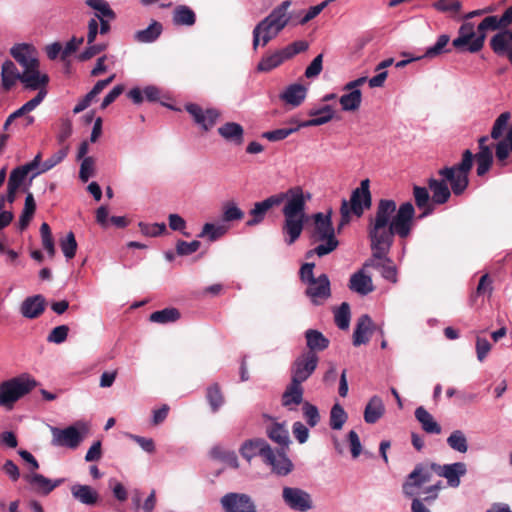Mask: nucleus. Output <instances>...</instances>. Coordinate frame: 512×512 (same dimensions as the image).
<instances>
[{
    "label": "nucleus",
    "mask_w": 512,
    "mask_h": 512,
    "mask_svg": "<svg viewBox=\"0 0 512 512\" xmlns=\"http://www.w3.org/2000/svg\"><path fill=\"white\" fill-rule=\"evenodd\" d=\"M201 246L198 240L186 242L184 240H178L176 243V252L178 255L186 256L195 253Z\"/></svg>",
    "instance_id": "nucleus-61"
},
{
    "label": "nucleus",
    "mask_w": 512,
    "mask_h": 512,
    "mask_svg": "<svg viewBox=\"0 0 512 512\" xmlns=\"http://www.w3.org/2000/svg\"><path fill=\"white\" fill-rule=\"evenodd\" d=\"M106 48V44H89V46L78 55V60L81 62L90 60L94 56L106 50Z\"/></svg>",
    "instance_id": "nucleus-63"
},
{
    "label": "nucleus",
    "mask_w": 512,
    "mask_h": 512,
    "mask_svg": "<svg viewBox=\"0 0 512 512\" xmlns=\"http://www.w3.org/2000/svg\"><path fill=\"white\" fill-rule=\"evenodd\" d=\"M286 60L287 58L283 54V50L279 49L275 52L268 53L263 56L257 65V70L260 72H269L280 66Z\"/></svg>",
    "instance_id": "nucleus-39"
},
{
    "label": "nucleus",
    "mask_w": 512,
    "mask_h": 512,
    "mask_svg": "<svg viewBox=\"0 0 512 512\" xmlns=\"http://www.w3.org/2000/svg\"><path fill=\"white\" fill-rule=\"evenodd\" d=\"M282 497L285 504L295 511L306 512L313 506L310 494L300 488L284 487Z\"/></svg>",
    "instance_id": "nucleus-13"
},
{
    "label": "nucleus",
    "mask_w": 512,
    "mask_h": 512,
    "mask_svg": "<svg viewBox=\"0 0 512 512\" xmlns=\"http://www.w3.org/2000/svg\"><path fill=\"white\" fill-rule=\"evenodd\" d=\"M331 217L332 210H329L327 214L319 212L313 216L314 228L311 237L314 242H320V244L306 253L307 258L314 254L323 257L330 254L338 247L339 241L335 237V229Z\"/></svg>",
    "instance_id": "nucleus-5"
},
{
    "label": "nucleus",
    "mask_w": 512,
    "mask_h": 512,
    "mask_svg": "<svg viewBox=\"0 0 512 512\" xmlns=\"http://www.w3.org/2000/svg\"><path fill=\"white\" fill-rule=\"evenodd\" d=\"M415 208L411 202L402 203L397 209L396 202L391 199H380L375 215L369 218L367 226L371 250L375 256L384 255L394 243V236L407 238L414 225Z\"/></svg>",
    "instance_id": "nucleus-1"
},
{
    "label": "nucleus",
    "mask_w": 512,
    "mask_h": 512,
    "mask_svg": "<svg viewBox=\"0 0 512 512\" xmlns=\"http://www.w3.org/2000/svg\"><path fill=\"white\" fill-rule=\"evenodd\" d=\"M428 187L432 191V201L435 204H444L449 200L452 191L449 189L444 178L442 180L430 178L428 180Z\"/></svg>",
    "instance_id": "nucleus-32"
},
{
    "label": "nucleus",
    "mask_w": 512,
    "mask_h": 512,
    "mask_svg": "<svg viewBox=\"0 0 512 512\" xmlns=\"http://www.w3.org/2000/svg\"><path fill=\"white\" fill-rule=\"evenodd\" d=\"M375 330H379L381 335L383 334L382 329L374 324L369 315H361L353 332V345L357 347L367 344Z\"/></svg>",
    "instance_id": "nucleus-17"
},
{
    "label": "nucleus",
    "mask_w": 512,
    "mask_h": 512,
    "mask_svg": "<svg viewBox=\"0 0 512 512\" xmlns=\"http://www.w3.org/2000/svg\"><path fill=\"white\" fill-rule=\"evenodd\" d=\"M67 153H68V147H64V148L58 150L56 153H54L51 157H49L42 163V165L40 166V169L32 175L31 179H33L34 177H36L37 175H39L41 173H45V172L51 170L56 165L61 163L64 160V158L67 156Z\"/></svg>",
    "instance_id": "nucleus-48"
},
{
    "label": "nucleus",
    "mask_w": 512,
    "mask_h": 512,
    "mask_svg": "<svg viewBox=\"0 0 512 512\" xmlns=\"http://www.w3.org/2000/svg\"><path fill=\"white\" fill-rule=\"evenodd\" d=\"M510 118V112H503L497 117L490 133L492 139L499 140L503 136L504 132L507 130Z\"/></svg>",
    "instance_id": "nucleus-54"
},
{
    "label": "nucleus",
    "mask_w": 512,
    "mask_h": 512,
    "mask_svg": "<svg viewBox=\"0 0 512 512\" xmlns=\"http://www.w3.org/2000/svg\"><path fill=\"white\" fill-rule=\"evenodd\" d=\"M413 195L415 199L416 206L419 209H424L423 213L420 215V218L425 217L432 213L433 207L429 204L430 195L428 190L425 187L414 186L413 187Z\"/></svg>",
    "instance_id": "nucleus-42"
},
{
    "label": "nucleus",
    "mask_w": 512,
    "mask_h": 512,
    "mask_svg": "<svg viewBox=\"0 0 512 512\" xmlns=\"http://www.w3.org/2000/svg\"><path fill=\"white\" fill-rule=\"evenodd\" d=\"M206 399L210 405L212 412L214 413L217 412L220 409V407L224 404V395L218 383H214L207 388Z\"/></svg>",
    "instance_id": "nucleus-44"
},
{
    "label": "nucleus",
    "mask_w": 512,
    "mask_h": 512,
    "mask_svg": "<svg viewBox=\"0 0 512 512\" xmlns=\"http://www.w3.org/2000/svg\"><path fill=\"white\" fill-rule=\"evenodd\" d=\"M476 36L472 22H464L458 29V36L452 41V46L460 52H468V48Z\"/></svg>",
    "instance_id": "nucleus-25"
},
{
    "label": "nucleus",
    "mask_w": 512,
    "mask_h": 512,
    "mask_svg": "<svg viewBox=\"0 0 512 512\" xmlns=\"http://www.w3.org/2000/svg\"><path fill=\"white\" fill-rule=\"evenodd\" d=\"M466 472V464L463 462L445 465L434 462L418 463L413 471L406 477L402 485V491L406 497L415 496L417 489H420L425 483L430 482L433 474L446 478L449 486L456 488L460 485V478L464 476Z\"/></svg>",
    "instance_id": "nucleus-2"
},
{
    "label": "nucleus",
    "mask_w": 512,
    "mask_h": 512,
    "mask_svg": "<svg viewBox=\"0 0 512 512\" xmlns=\"http://www.w3.org/2000/svg\"><path fill=\"white\" fill-rule=\"evenodd\" d=\"M385 407L379 396H373L364 410V420L368 424L376 423L384 414Z\"/></svg>",
    "instance_id": "nucleus-35"
},
{
    "label": "nucleus",
    "mask_w": 512,
    "mask_h": 512,
    "mask_svg": "<svg viewBox=\"0 0 512 512\" xmlns=\"http://www.w3.org/2000/svg\"><path fill=\"white\" fill-rule=\"evenodd\" d=\"M71 494L74 499L88 506L95 505L99 500V494L89 485L74 484L71 487Z\"/></svg>",
    "instance_id": "nucleus-31"
},
{
    "label": "nucleus",
    "mask_w": 512,
    "mask_h": 512,
    "mask_svg": "<svg viewBox=\"0 0 512 512\" xmlns=\"http://www.w3.org/2000/svg\"><path fill=\"white\" fill-rule=\"evenodd\" d=\"M138 226L143 235L150 237L159 236L166 231V225L164 223L148 224L139 222Z\"/></svg>",
    "instance_id": "nucleus-59"
},
{
    "label": "nucleus",
    "mask_w": 512,
    "mask_h": 512,
    "mask_svg": "<svg viewBox=\"0 0 512 512\" xmlns=\"http://www.w3.org/2000/svg\"><path fill=\"white\" fill-rule=\"evenodd\" d=\"M350 306L347 302L341 303V305L334 312V320L337 327L341 330H346L349 328L350 324Z\"/></svg>",
    "instance_id": "nucleus-53"
},
{
    "label": "nucleus",
    "mask_w": 512,
    "mask_h": 512,
    "mask_svg": "<svg viewBox=\"0 0 512 512\" xmlns=\"http://www.w3.org/2000/svg\"><path fill=\"white\" fill-rule=\"evenodd\" d=\"M279 97L285 104L298 107L303 103L306 97V88L302 84H291Z\"/></svg>",
    "instance_id": "nucleus-30"
},
{
    "label": "nucleus",
    "mask_w": 512,
    "mask_h": 512,
    "mask_svg": "<svg viewBox=\"0 0 512 512\" xmlns=\"http://www.w3.org/2000/svg\"><path fill=\"white\" fill-rule=\"evenodd\" d=\"M28 173L22 166L14 168L9 176L8 185L19 188L25 180Z\"/></svg>",
    "instance_id": "nucleus-64"
},
{
    "label": "nucleus",
    "mask_w": 512,
    "mask_h": 512,
    "mask_svg": "<svg viewBox=\"0 0 512 512\" xmlns=\"http://www.w3.org/2000/svg\"><path fill=\"white\" fill-rule=\"evenodd\" d=\"M303 416L310 427H315L320 422V414L318 408L305 401L302 406Z\"/></svg>",
    "instance_id": "nucleus-58"
},
{
    "label": "nucleus",
    "mask_w": 512,
    "mask_h": 512,
    "mask_svg": "<svg viewBox=\"0 0 512 512\" xmlns=\"http://www.w3.org/2000/svg\"><path fill=\"white\" fill-rule=\"evenodd\" d=\"M309 47V44L305 40L294 41L293 43L287 45L282 48L283 54L287 58V60L291 59L295 55L305 52Z\"/></svg>",
    "instance_id": "nucleus-60"
},
{
    "label": "nucleus",
    "mask_w": 512,
    "mask_h": 512,
    "mask_svg": "<svg viewBox=\"0 0 512 512\" xmlns=\"http://www.w3.org/2000/svg\"><path fill=\"white\" fill-rule=\"evenodd\" d=\"M443 488L442 481H438L435 484H432L426 487L423 492L426 494L425 497L419 498L417 497L418 493L415 496H412L411 503V511L412 512H430V510L425 506L424 502L430 504L438 498L439 491Z\"/></svg>",
    "instance_id": "nucleus-23"
},
{
    "label": "nucleus",
    "mask_w": 512,
    "mask_h": 512,
    "mask_svg": "<svg viewBox=\"0 0 512 512\" xmlns=\"http://www.w3.org/2000/svg\"><path fill=\"white\" fill-rule=\"evenodd\" d=\"M512 11L503 12L501 16L488 15L477 26L476 36L468 48L469 53L481 51L485 44L487 31H503L511 26Z\"/></svg>",
    "instance_id": "nucleus-9"
},
{
    "label": "nucleus",
    "mask_w": 512,
    "mask_h": 512,
    "mask_svg": "<svg viewBox=\"0 0 512 512\" xmlns=\"http://www.w3.org/2000/svg\"><path fill=\"white\" fill-rule=\"evenodd\" d=\"M274 196H282V203L286 201L282 209L284 216L282 232L286 236L285 242L292 245L298 240L303 231L306 218V201L310 199V194L305 196L303 189L300 186H295L286 192L274 194Z\"/></svg>",
    "instance_id": "nucleus-3"
},
{
    "label": "nucleus",
    "mask_w": 512,
    "mask_h": 512,
    "mask_svg": "<svg viewBox=\"0 0 512 512\" xmlns=\"http://www.w3.org/2000/svg\"><path fill=\"white\" fill-rule=\"evenodd\" d=\"M25 480L31 485L33 490L42 495H48L56 487L60 486L64 479L50 480L42 474L33 473L25 475Z\"/></svg>",
    "instance_id": "nucleus-22"
},
{
    "label": "nucleus",
    "mask_w": 512,
    "mask_h": 512,
    "mask_svg": "<svg viewBox=\"0 0 512 512\" xmlns=\"http://www.w3.org/2000/svg\"><path fill=\"white\" fill-rule=\"evenodd\" d=\"M21 74L18 72V69L14 62L11 60H6L2 64L1 70V82L2 87L5 91H9L16 83V81H21Z\"/></svg>",
    "instance_id": "nucleus-34"
},
{
    "label": "nucleus",
    "mask_w": 512,
    "mask_h": 512,
    "mask_svg": "<svg viewBox=\"0 0 512 512\" xmlns=\"http://www.w3.org/2000/svg\"><path fill=\"white\" fill-rule=\"evenodd\" d=\"M37 385L36 379L27 373L3 381L0 384V406L11 409L19 399L29 394Z\"/></svg>",
    "instance_id": "nucleus-8"
},
{
    "label": "nucleus",
    "mask_w": 512,
    "mask_h": 512,
    "mask_svg": "<svg viewBox=\"0 0 512 512\" xmlns=\"http://www.w3.org/2000/svg\"><path fill=\"white\" fill-rule=\"evenodd\" d=\"M228 231L225 225H215L212 223L204 224L202 231L198 235L200 238L208 237L209 241L213 242L223 237Z\"/></svg>",
    "instance_id": "nucleus-49"
},
{
    "label": "nucleus",
    "mask_w": 512,
    "mask_h": 512,
    "mask_svg": "<svg viewBox=\"0 0 512 512\" xmlns=\"http://www.w3.org/2000/svg\"><path fill=\"white\" fill-rule=\"evenodd\" d=\"M314 305H320L331 296L330 280L326 274H321L314 282L308 284L305 291Z\"/></svg>",
    "instance_id": "nucleus-16"
},
{
    "label": "nucleus",
    "mask_w": 512,
    "mask_h": 512,
    "mask_svg": "<svg viewBox=\"0 0 512 512\" xmlns=\"http://www.w3.org/2000/svg\"><path fill=\"white\" fill-rule=\"evenodd\" d=\"M364 267L351 275L349 280V289L360 294L367 295L374 290L373 282L370 276L364 273Z\"/></svg>",
    "instance_id": "nucleus-28"
},
{
    "label": "nucleus",
    "mask_w": 512,
    "mask_h": 512,
    "mask_svg": "<svg viewBox=\"0 0 512 512\" xmlns=\"http://www.w3.org/2000/svg\"><path fill=\"white\" fill-rule=\"evenodd\" d=\"M391 248H388L384 255L380 257L375 256L376 251H372V255L367 259L363 267L364 268H375L381 271V275L388 281L393 283L397 282V269L391 258L388 257Z\"/></svg>",
    "instance_id": "nucleus-14"
},
{
    "label": "nucleus",
    "mask_w": 512,
    "mask_h": 512,
    "mask_svg": "<svg viewBox=\"0 0 512 512\" xmlns=\"http://www.w3.org/2000/svg\"><path fill=\"white\" fill-rule=\"evenodd\" d=\"M372 205V195L370 192V181L364 179L360 186L351 193L350 200L343 199L340 207V221L337 226L340 232L346 225L351 222L352 216L360 218L366 209H370Z\"/></svg>",
    "instance_id": "nucleus-6"
},
{
    "label": "nucleus",
    "mask_w": 512,
    "mask_h": 512,
    "mask_svg": "<svg viewBox=\"0 0 512 512\" xmlns=\"http://www.w3.org/2000/svg\"><path fill=\"white\" fill-rule=\"evenodd\" d=\"M449 41H450V37L448 35H446V34L440 35L438 37L436 43L426 50L424 57L434 58V57L441 55L444 52H449L450 50L446 49V46L448 45Z\"/></svg>",
    "instance_id": "nucleus-56"
},
{
    "label": "nucleus",
    "mask_w": 512,
    "mask_h": 512,
    "mask_svg": "<svg viewBox=\"0 0 512 512\" xmlns=\"http://www.w3.org/2000/svg\"><path fill=\"white\" fill-rule=\"evenodd\" d=\"M172 20L177 26H193L196 22V15L190 7L178 5L173 11Z\"/></svg>",
    "instance_id": "nucleus-40"
},
{
    "label": "nucleus",
    "mask_w": 512,
    "mask_h": 512,
    "mask_svg": "<svg viewBox=\"0 0 512 512\" xmlns=\"http://www.w3.org/2000/svg\"><path fill=\"white\" fill-rule=\"evenodd\" d=\"M45 308L46 300L42 295L38 294L27 297L20 306V312L25 318L35 319L43 314Z\"/></svg>",
    "instance_id": "nucleus-24"
},
{
    "label": "nucleus",
    "mask_w": 512,
    "mask_h": 512,
    "mask_svg": "<svg viewBox=\"0 0 512 512\" xmlns=\"http://www.w3.org/2000/svg\"><path fill=\"white\" fill-rule=\"evenodd\" d=\"M282 199V196L271 195L263 201L256 202L249 212L251 219L246 222V225L252 227L260 224L265 219L266 213L271 208L282 204Z\"/></svg>",
    "instance_id": "nucleus-18"
},
{
    "label": "nucleus",
    "mask_w": 512,
    "mask_h": 512,
    "mask_svg": "<svg viewBox=\"0 0 512 512\" xmlns=\"http://www.w3.org/2000/svg\"><path fill=\"white\" fill-rule=\"evenodd\" d=\"M308 115L312 117L309 120L299 122L301 127L320 126L330 122L334 117V110L330 105H324L318 109H310Z\"/></svg>",
    "instance_id": "nucleus-27"
},
{
    "label": "nucleus",
    "mask_w": 512,
    "mask_h": 512,
    "mask_svg": "<svg viewBox=\"0 0 512 512\" xmlns=\"http://www.w3.org/2000/svg\"><path fill=\"white\" fill-rule=\"evenodd\" d=\"M263 462L271 467L272 472L279 476L288 475L293 468L291 460L287 457L285 449H277L274 451L271 448V455L269 459L264 458Z\"/></svg>",
    "instance_id": "nucleus-20"
},
{
    "label": "nucleus",
    "mask_w": 512,
    "mask_h": 512,
    "mask_svg": "<svg viewBox=\"0 0 512 512\" xmlns=\"http://www.w3.org/2000/svg\"><path fill=\"white\" fill-rule=\"evenodd\" d=\"M305 339L308 348L306 352H311L313 355L326 350L330 344V340L322 332L315 329L306 330Z\"/></svg>",
    "instance_id": "nucleus-29"
},
{
    "label": "nucleus",
    "mask_w": 512,
    "mask_h": 512,
    "mask_svg": "<svg viewBox=\"0 0 512 512\" xmlns=\"http://www.w3.org/2000/svg\"><path fill=\"white\" fill-rule=\"evenodd\" d=\"M290 6V0L283 1L255 26L253 30L254 50L257 49L260 40H262V46H266L286 27L290 21V15L288 14Z\"/></svg>",
    "instance_id": "nucleus-4"
},
{
    "label": "nucleus",
    "mask_w": 512,
    "mask_h": 512,
    "mask_svg": "<svg viewBox=\"0 0 512 512\" xmlns=\"http://www.w3.org/2000/svg\"><path fill=\"white\" fill-rule=\"evenodd\" d=\"M447 444L451 449L460 453H466L468 450L467 438L461 430L453 431L447 438Z\"/></svg>",
    "instance_id": "nucleus-51"
},
{
    "label": "nucleus",
    "mask_w": 512,
    "mask_h": 512,
    "mask_svg": "<svg viewBox=\"0 0 512 512\" xmlns=\"http://www.w3.org/2000/svg\"><path fill=\"white\" fill-rule=\"evenodd\" d=\"M50 431L52 434L51 444L53 446L76 449L84 440L88 428L84 423L77 422L75 425L64 429L51 426Z\"/></svg>",
    "instance_id": "nucleus-10"
},
{
    "label": "nucleus",
    "mask_w": 512,
    "mask_h": 512,
    "mask_svg": "<svg viewBox=\"0 0 512 512\" xmlns=\"http://www.w3.org/2000/svg\"><path fill=\"white\" fill-rule=\"evenodd\" d=\"M60 248L68 260L75 257L77 251V241L73 232H69L65 238L60 240Z\"/></svg>",
    "instance_id": "nucleus-57"
},
{
    "label": "nucleus",
    "mask_w": 512,
    "mask_h": 512,
    "mask_svg": "<svg viewBox=\"0 0 512 512\" xmlns=\"http://www.w3.org/2000/svg\"><path fill=\"white\" fill-rule=\"evenodd\" d=\"M218 133L225 140L234 142L237 145H240L243 142L244 129L238 123L227 122L218 128Z\"/></svg>",
    "instance_id": "nucleus-37"
},
{
    "label": "nucleus",
    "mask_w": 512,
    "mask_h": 512,
    "mask_svg": "<svg viewBox=\"0 0 512 512\" xmlns=\"http://www.w3.org/2000/svg\"><path fill=\"white\" fill-rule=\"evenodd\" d=\"M318 362V355H313L311 352H303L292 364L291 380L302 384L314 373Z\"/></svg>",
    "instance_id": "nucleus-11"
},
{
    "label": "nucleus",
    "mask_w": 512,
    "mask_h": 512,
    "mask_svg": "<svg viewBox=\"0 0 512 512\" xmlns=\"http://www.w3.org/2000/svg\"><path fill=\"white\" fill-rule=\"evenodd\" d=\"M220 504L224 512H256L254 501L245 493L229 492L221 497Z\"/></svg>",
    "instance_id": "nucleus-12"
},
{
    "label": "nucleus",
    "mask_w": 512,
    "mask_h": 512,
    "mask_svg": "<svg viewBox=\"0 0 512 512\" xmlns=\"http://www.w3.org/2000/svg\"><path fill=\"white\" fill-rule=\"evenodd\" d=\"M180 318L178 309L170 307L163 310L155 311L150 315V321L155 323H169L175 322Z\"/></svg>",
    "instance_id": "nucleus-46"
},
{
    "label": "nucleus",
    "mask_w": 512,
    "mask_h": 512,
    "mask_svg": "<svg viewBox=\"0 0 512 512\" xmlns=\"http://www.w3.org/2000/svg\"><path fill=\"white\" fill-rule=\"evenodd\" d=\"M415 418L421 424L422 429L428 434H440L441 426L434 417L422 406L416 408Z\"/></svg>",
    "instance_id": "nucleus-36"
},
{
    "label": "nucleus",
    "mask_w": 512,
    "mask_h": 512,
    "mask_svg": "<svg viewBox=\"0 0 512 512\" xmlns=\"http://www.w3.org/2000/svg\"><path fill=\"white\" fill-rule=\"evenodd\" d=\"M433 8L442 13H449L455 17L462 9V3L459 0H438L432 4Z\"/></svg>",
    "instance_id": "nucleus-52"
},
{
    "label": "nucleus",
    "mask_w": 512,
    "mask_h": 512,
    "mask_svg": "<svg viewBox=\"0 0 512 512\" xmlns=\"http://www.w3.org/2000/svg\"><path fill=\"white\" fill-rule=\"evenodd\" d=\"M21 82L24 87L29 90H46V86L49 83V76L42 74L39 71V66H34L24 70L21 74Z\"/></svg>",
    "instance_id": "nucleus-21"
},
{
    "label": "nucleus",
    "mask_w": 512,
    "mask_h": 512,
    "mask_svg": "<svg viewBox=\"0 0 512 512\" xmlns=\"http://www.w3.org/2000/svg\"><path fill=\"white\" fill-rule=\"evenodd\" d=\"M185 110L192 116L194 122L204 131H209L216 124V121L221 115L220 111L215 108L204 110L195 103L186 104Z\"/></svg>",
    "instance_id": "nucleus-15"
},
{
    "label": "nucleus",
    "mask_w": 512,
    "mask_h": 512,
    "mask_svg": "<svg viewBox=\"0 0 512 512\" xmlns=\"http://www.w3.org/2000/svg\"><path fill=\"white\" fill-rule=\"evenodd\" d=\"M474 154L466 149L462 153V159L453 166L443 167L438 171L446 182L450 183L451 191L454 195H462L469 185V174L473 167Z\"/></svg>",
    "instance_id": "nucleus-7"
},
{
    "label": "nucleus",
    "mask_w": 512,
    "mask_h": 512,
    "mask_svg": "<svg viewBox=\"0 0 512 512\" xmlns=\"http://www.w3.org/2000/svg\"><path fill=\"white\" fill-rule=\"evenodd\" d=\"M303 393L302 385L291 380L282 395V405L292 410V405L297 406L303 402Z\"/></svg>",
    "instance_id": "nucleus-33"
},
{
    "label": "nucleus",
    "mask_w": 512,
    "mask_h": 512,
    "mask_svg": "<svg viewBox=\"0 0 512 512\" xmlns=\"http://www.w3.org/2000/svg\"><path fill=\"white\" fill-rule=\"evenodd\" d=\"M46 95L47 90L38 91L37 95L33 99L26 102L23 106L14 111L12 114L15 118H19L28 114L29 112L33 111L38 105H40V103L44 100Z\"/></svg>",
    "instance_id": "nucleus-55"
},
{
    "label": "nucleus",
    "mask_w": 512,
    "mask_h": 512,
    "mask_svg": "<svg viewBox=\"0 0 512 512\" xmlns=\"http://www.w3.org/2000/svg\"><path fill=\"white\" fill-rule=\"evenodd\" d=\"M240 453L242 457L248 461L256 456H260L262 460H264V458L269 459V455H271V446L264 439H250L243 443Z\"/></svg>",
    "instance_id": "nucleus-19"
},
{
    "label": "nucleus",
    "mask_w": 512,
    "mask_h": 512,
    "mask_svg": "<svg viewBox=\"0 0 512 512\" xmlns=\"http://www.w3.org/2000/svg\"><path fill=\"white\" fill-rule=\"evenodd\" d=\"M300 128L302 127L299 126V122L291 121L289 127L266 131L262 134V137L269 141L276 142L287 138L294 132H297Z\"/></svg>",
    "instance_id": "nucleus-43"
},
{
    "label": "nucleus",
    "mask_w": 512,
    "mask_h": 512,
    "mask_svg": "<svg viewBox=\"0 0 512 512\" xmlns=\"http://www.w3.org/2000/svg\"><path fill=\"white\" fill-rule=\"evenodd\" d=\"M244 215V211L233 201H228L222 206L221 218L223 222L240 221L244 218Z\"/></svg>",
    "instance_id": "nucleus-47"
},
{
    "label": "nucleus",
    "mask_w": 512,
    "mask_h": 512,
    "mask_svg": "<svg viewBox=\"0 0 512 512\" xmlns=\"http://www.w3.org/2000/svg\"><path fill=\"white\" fill-rule=\"evenodd\" d=\"M268 437L280 446L279 449H287L290 444L289 431L284 424L274 422L267 428Z\"/></svg>",
    "instance_id": "nucleus-38"
},
{
    "label": "nucleus",
    "mask_w": 512,
    "mask_h": 512,
    "mask_svg": "<svg viewBox=\"0 0 512 512\" xmlns=\"http://www.w3.org/2000/svg\"><path fill=\"white\" fill-rule=\"evenodd\" d=\"M32 47L29 44H17L10 50L12 57L22 66L25 70L39 66V61L31 55Z\"/></svg>",
    "instance_id": "nucleus-26"
},
{
    "label": "nucleus",
    "mask_w": 512,
    "mask_h": 512,
    "mask_svg": "<svg viewBox=\"0 0 512 512\" xmlns=\"http://www.w3.org/2000/svg\"><path fill=\"white\" fill-rule=\"evenodd\" d=\"M348 415L344 408L339 404L335 403L330 411V427L333 430L342 429L343 425L347 421Z\"/></svg>",
    "instance_id": "nucleus-50"
},
{
    "label": "nucleus",
    "mask_w": 512,
    "mask_h": 512,
    "mask_svg": "<svg viewBox=\"0 0 512 512\" xmlns=\"http://www.w3.org/2000/svg\"><path fill=\"white\" fill-rule=\"evenodd\" d=\"M162 30V24L154 20L147 28L137 31L134 38L140 43H151L159 38Z\"/></svg>",
    "instance_id": "nucleus-41"
},
{
    "label": "nucleus",
    "mask_w": 512,
    "mask_h": 512,
    "mask_svg": "<svg viewBox=\"0 0 512 512\" xmlns=\"http://www.w3.org/2000/svg\"><path fill=\"white\" fill-rule=\"evenodd\" d=\"M362 101V93L360 90H353L340 97L339 102L342 110L344 111H356L359 109Z\"/></svg>",
    "instance_id": "nucleus-45"
},
{
    "label": "nucleus",
    "mask_w": 512,
    "mask_h": 512,
    "mask_svg": "<svg viewBox=\"0 0 512 512\" xmlns=\"http://www.w3.org/2000/svg\"><path fill=\"white\" fill-rule=\"evenodd\" d=\"M69 327L67 325H60L51 330L47 337V341L50 343L61 344L68 336Z\"/></svg>",
    "instance_id": "nucleus-62"
}]
</instances>
